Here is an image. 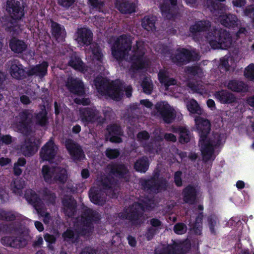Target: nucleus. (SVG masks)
Masks as SVG:
<instances>
[{
    "label": "nucleus",
    "mask_w": 254,
    "mask_h": 254,
    "mask_svg": "<svg viewBox=\"0 0 254 254\" xmlns=\"http://www.w3.org/2000/svg\"><path fill=\"white\" fill-rule=\"evenodd\" d=\"M0 219L6 221L16 220L18 223L21 225L23 223L27 224L31 222V220L26 218L17 213L12 212H6L2 209H0Z\"/></svg>",
    "instance_id": "nucleus-24"
},
{
    "label": "nucleus",
    "mask_w": 254,
    "mask_h": 254,
    "mask_svg": "<svg viewBox=\"0 0 254 254\" xmlns=\"http://www.w3.org/2000/svg\"><path fill=\"white\" fill-rule=\"evenodd\" d=\"M185 72L188 76L195 77V80L197 77L201 78L203 76V72L202 69L198 66L187 67Z\"/></svg>",
    "instance_id": "nucleus-43"
},
{
    "label": "nucleus",
    "mask_w": 254,
    "mask_h": 254,
    "mask_svg": "<svg viewBox=\"0 0 254 254\" xmlns=\"http://www.w3.org/2000/svg\"><path fill=\"white\" fill-rule=\"evenodd\" d=\"M99 219L100 217L98 213L90 209H86L84 215L80 218H78L74 225L76 234L70 229H67L63 235L64 241L75 243L77 237L79 235L88 236L92 232L93 222H96Z\"/></svg>",
    "instance_id": "nucleus-6"
},
{
    "label": "nucleus",
    "mask_w": 254,
    "mask_h": 254,
    "mask_svg": "<svg viewBox=\"0 0 254 254\" xmlns=\"http://www.w3.org/2000/svg\"><path fill=\"white\" fill-rule=\"evenodd\" d=\"M153 139L151 138V142L149 144L146 143L144 144L143 147L144 149L151 153H154L155 152L157 154H161L162 157H164L165 159H167L170 162H174V158L172 159L171 157L169 156L168 154L166 155L163 150L159 149H155L153 148V146L154 145L155 147H157L158 145L160 144L161 141L163 140V137L165 138L167 141H170L172 142H175L177 140L176 137L172 133H166L163 134L161 132V129L159 128L156 129L153 132Z\"/></svg>",
    "instance_id": "nucleus-10"
},
{
    "label": "nucleus",
    "mask_w": 254,
    "mask_h": 254,
    "mask_svg": "<svg viewBox=\"0 0 254 254\" xmlns=\"http://www.w3.org/2000/svg\"><path fill=\"white\" fill-rule=\"evenodd\" d=\"M58 148L54 141L50 139L42 148L40 152V157L43 161L54 162L57 158Z\"/></svg>",
    "instance_id": "nucleus-19"
},
{
    "label": "nucleus",
    "mask_w": 254,
    "mask_h": 254,
    "mask_svg": "<svg viewBox=\"0 0 254 254\" xmlns=\"http://www.w3.org/2000/svg\"><path fill=\"white\" fill-rule=\"evenodd\" d=\"M139 201V202H135L129 209H127L125 214L120 213L119 217L122 219H128L133 224L139 223V220L142 212L154 207L152 205H154V200L147 197Z\"/></svg>",
    "instance_id": "nucleus-9"
},
{
    "label": "nucleus",
    "mask_w": 254,
    "mask_h": 254,
    "mask_svg": "<svg viewBox=\"0 0 254 254\" xmlns=\"http://www.w3.org/2000/svg\"><path fill=\"white\" fill-rule=\"evenodd\" d=\"M45 241L49 243V245H48V248L50 250L53 251V247L52 246V244L54 243L56 241V237L52 235H49L48 234H46L45 235L44 237Z\"/></svg>",
    "instance_id": "nucleus-56"
},
{
    "label": "nucleus",
    "mask_w": 254,
    "mask_h": 254,
    "mask_svg": "<svg viewBox=\"0 0 254 254\" xmlns=\"http://www.w3.org/2000/svg\"><path fill=\"white\" fill-rule=\"evenodd\" d=\"M174 230L176 234L181 235L186 232L187 227L182 223H178L174 226Z\"/></svg>",
    "instance_id": "nucleus-55"
},
{
    "label": "nucleus",
    "mask_w": 254,
    "mask_h": 254,
    "mask_svg": "<svg viewBox=\"0 0 254 254\" xmlns=\"http://www.w3.org/2000/svg\"><path fill=\"white\" fill-rule=\"evenodd\" d=\"M190 30L193 39L199 42V37L205 35L204 39L201 38L200 41L205 40L212 49H226L232 45L230 33L222 29H211L208 21L196 22L190 26Z\"/></svg>",
    "instance_id": "nucleus-4"
},
{
    "label": "nucleus",
    "mask_w": 254,
    "mask_h": 254,
    "mask_svg": "<svg viewBox=\"0 0 254 254\" xmlns=\"http://www.w3.org/2000/svg\"><path fill=\"white\" fill-rule=\"evenodd\" d=\"M202 217V213L200 212L196 218L195 223L191 224L190 226L191 230L197 235L200 234L201 231Z\"/></svg>",
    "instance_id": "nucleus-48"
},
{
    "label": "nucleus",
    "mask_w": 254,
    "mask_h": 254,
    "mask_svg": "<svg viewBox=\"0 0 254 254\" xmlns=\"http://www.w3.org/2000/svg\"><path fill=\"white\" fill-rule=\"evenodd\" d=\"M42 174L45 181L48 183H52L55 181L64 183L67 179L66 170L64 168H50L48 166H44Z\"/></svg>",
    "instance_id": "nucleus-14"
},
{
    "label": "nucleus",
    "mask_w": 254,
    "mask_h": 254,
    "mask_svg": "<svg viewBox=\"0 0 254 254\" xmlns=\"http://www.w3.org/2000/svg\"><path fill=\"white\" fill-rule=\"evenodd\" d=\"M25 185V182L21 179L16 178L10 185L11 190L15 194L20 195L21 190Z\"/></svg>",
    "instance_id": "nucleus-45"
},
{
    "label": "nucleus",
    "mask_w": 254,
    "mask_h": 254,
    "mask_svg": "<svg viewBox=\"0 0 254 254\" xmlns=\"http://www.w3.org/2000/svg\"><path fill=\"white\" fill-rule=\"evenodd\" d=\"M172 131L180 134V141L181 143L188 142L190 140V133L188 129L186 127H173Z\"/></svg>",
    "instance_id": "nucleus-38"
},
{
    "label": "nucleus",
    "mask_w": 254,
    "mask_h": 254,
    "mask_svg": "<svg viewBox=\"0 0 254 254\" xmlns=\"http://www.w3.org/2000/svg\"><path fill=\"white\" fill-rule=\"evenodd\" d=\"M174 63L184 64L190 61L199 60V55L194 51H190L185 49H179L175 57H171Z\"/></svg>",
    "instance_id": "nucleus-18"
},
{
    "label": "nucleus",
    "mask_w": 254,
    "mask_h": 254,
    "mask_svg": "<svg viewBox=\"0 0 254 254\" xmlns=\"http://www.w3.org/2000/svg\"><path fill=\"white\" fill-rule=\"evenodd\" d=\"M6 10L9 13L12 21L4 24L6 28L12 31H17L18 27L15 25L17 20L21 18L24 15L23 9L20 6V1L16 0H8Z\"/></svg>",
    "instance_id": "nucleus-12"
},
{
    "label": "nucleus",
    "mask_w": 254,
    "mask_h": 254,
    "mask_svg": "<svg viewBox=\"0 0 254 254\" xmlns=\"http://www.w3.org/2000/svg\"><path fill=\"white\" fill-rule=\"evenodd\" d=\"M198 191L197 186H188L183 191L184 200L186 203H193Z\"/></svg>",
    "instance_id": "nucleus-30"
},
{
    "label": "nucleus",
    "mask_w": 254,
    "mask_h": 254,
    "mask_svg": "<svg viewBox=\"0 0 254 254\" xmlns=\"http://www.w3.org/2000/svg\"><path fill=\"white\" fill-rule=\"evenodd\" d=\"M88 2L92 10L95 9L96 10H98L99 11H101L104 4L103 2L99 0H88Z\"/></svg>",
    "instance_id": "nucleus-53"
},
{
    "label": "nucleus",
    "mask_w": 254,
    "mask_h": 254,
    "mask_svg": "<svg viewBox=\"0 0 254 254\" xmlns=\"http://www.w3.org/2000/svg\"><path fill=\"white\" fill-rule=\"evenodd\" d=\"M64 210L69 217H72L75 210L76 202L70 196L64 198L63 200Z\"/></svg>",
    "instance_id": "nucleus-31"
},
{
    "label": "nucleus",
    "mask_w": 254,
    "mask_h": 254,
    "mask_svg": "<svg viewBox=\"0 0 254 254\" xmlns=\"http://www.w3.org/2000/svg\"><path fill=\"white\" fill-rule=\"evenodd\" d=\"M140 183L143 188L144 190L149 193H157L165 189L166 186V181L160 183L156 182L154 179L150 180L141 179Z\"/></svg>",
    "instance_id": "nucleus-22"
},
{
    "label": "nucleus",
    "mask_w": 254,
    "mask_h": 254,
    "mask_svg": "<svg viewBox=\"0 0 254 254\" xmlns=\"http://www.w3.org/2000/svg\"><path fill=\"white\" fill-rule=\"evenodd\" d=\"M148 134L146 131H145L140 132L137 134V138L138 140L141 142H143V141H146L148 139Z\"/></svg>",
    "instance_id": "nucleus-61"
},
{
    "label": "nucleus",
    "mask_w": 254,
    "mask_h": 254,
    "mask_svg": "<svg viewBox=\"0 0 254 254\" xmlns=\"http://www.w3.org/2000/svg\"><path fill=\"white\" fill-rule=\"evenodd\" d=\"M9 72L11 75L15 78L20 79L22 78L25 74V71L21 64L18 62H12L10 64Z\"/></svg>",
    "instance_id": "nucleus-33"
},
{
    "label": "nucleus",
    "mask_w": 254,
    "mask_h": 254,
    "mask_svg": "<svg viewBox=\"0 0 254 254\" xmlns=\"http://www.w3.org/2000/svg\"><path fill=\"white\" fill-rule=\"evenodd\" d=\"M24 196L27 201L33 206L39 217L43 218L44 222L45 224L49 223L51 220V216L45 211L43 202L38 198L34 191L31 190H27Z\"/></svg>",
    "instance_id": "nucleus-15"
},
{
    "label": "nucleus",
    "mask_w": 254,
    "mask_h": 254,
    "mask_svg": "<svg viewBox=\"0 0 254 254\" xmlns=\"http://www.w3.org/2000/svg\"><path fill=\"white\" fill-rule=\"evenodd\" d=\"M152 227L148 229L146 234V236L148 240H150L153 237L156 231L159 228L161 225V222L156 219H152L150 221Z\"/></svg>",
    "instance_id": "nucleus-44"
},
{
    "label": "nucleus",
    "mask_w": 254,
    "mask_h": 254,
    "mask_svg": "<svg viewBox=\"0 0 254 254\" xmlns=\"http://www.w3.org/2000/svg\"><path fill=\"white\" fill-rule=\"evenodd\" d=\"M229 89L234 92H245L248 90V86L243 82L237 80H231L227 85H225Z\"/></svg>",
    "instance_id": "nucleus-39"
},
{
    "label": "nucleus",
    "mask_w": 254,
    "mask_h": 254,
    "mask_svg": "<svg viewBox=\"0 0 254 254\" xmlns=\"http://www.w3.org/2000/svg\"><path fill=\"white\" fill-rule=\"evenodd\" d=\"M66 86L68 90L72 94L77 95L78 97L74 99V102L77 104L87 105L90 103L88 98H82V96L85 93L83 83L78 78L69 77L66 83Z\"/></svg>",
    "instance_id": "nucleus-13"
},
{
    "label": "nucleus",
    "mask_w": 254,
    "mask_h": 254,
    "mask_svg": "<svg viewBox=\"0 0 254 254\" xmlns=\"http://www.w3.org/2000/svg\"><path fill=\"white\" fill-rule=\"evenodd\" d=\"M1 243L7 247L14 248H20L26 244L24 240L21 241L17 238L9 236H4L0 240Z\"/></svg>",
    "instance_id": "nucleus-35"
},
{
    "label": "nucleus",
    "mask_w": 254,
    "mask_h": 254,
    "mask_svg": "<svg viewBox=\"0 0 254 254\" xmlns=\"http://www.w3.org/2000/svg\"><path fill=\"white\" fill-rule=\"evenodd\" d=\"M225 0H208L207 3L208 7L210 9V11L215 14L217 13L219 14L221 4L219 3V1H223Z\"/></svg>",
    "instance_id": "nucleus-49"
},
{
    "label": "nucleus",
    "mask_w": 254,
    "mask_h": 254,
    "mask_svg": "<svg viewBox=\"0 0 254 254\" xmlns=\"http://www.w3.org/2000/svg\"><path fill=\"white\" fill-rule=\"evenodd\" d=\"M75 0H58L59 4L62 6L68 8L75 2Z\"/></svg>",
    "instance_id": "nucleus-60"
},
{
    "label": "nucleus",
    "mask_w": 254,
    "mask_h": 254,
    "mask_svg": "<svg viewBox=\"0 0 254 254\" xmlns=\"http://www.w3.org/2000/svg\"><path fill=\"white\" fill-rule=\"evenodd\" d=\"M194 121L199 134V146L203 160L205 162H211L218 153L217 149L221 148L225 143L226 134L217 131L208 135L210 130L209 121L198 116L195 118Z\"/></svg>",
    "instance_id": "nucleus-3"
},
{
    "label": "nucleus",
    "mask_w": 254,
    "mask_h": 254,
    "mask_svg": "<svg viewBox=\"0 0 254 254\" xmlns=\"http://www.w3.org/2000/svg\"><path fill=\"white\" fill-rule=\"evenodd\" d=\"M190 244L187 241L173 242L172 245H161L155 250L156 254H183L189 250Z\"/></svg>",
    "instance_id": "nucleus-16"
},
{
    "label": "nucleus",
    "mask_w": 254,
    "mask_h": 254,
    "mask_svg": "<svg viewBox=\"0 0 254 254\" xmlns=\"http://www.w3.org/2000/svg\"><path fill=\"white\" fill-rule=\"evenodd\" d=\"M188 111L191 114L200 115L203 114V110L200 107L196 100L192 99L189 101L184 99Z\"/></svg>",
    "instance_id": "nucleus-40"
},
{
    "label": "nucleus",
    "mask_w": 254,
    "mask_h": 254,
    "mask_svg": "<svg viewBox=\"0 0 254 254\" xmlns=\"http://www.w3.org/2000/svg\"><path fill=\"white\" fill-rule=\"evenodd\" d=\"M244 15L252 19L254 27V5L249 6L244 11ZM254 33V27L251 30L250 33Z\"/></svg>",
    "instance_id": "nucleus-54"
},
{
    "label": "nucleus",
    "mask_w": 254,
    "mask_h": 254,
    "mask_svg": "<svg viewBox=\"0 0 254 254\" xmlns=\"http://www.w3.org/2000/svg\"><path fill=\"white\" fill-rule=\"evenodd\" d=\"M41 110L34 117L29 110L22 111L14 119L15 123L11 124V127L16 131L28 135L30 130L29 123L32 120L37 125L45 127L47 124V113L44 106L42 107Z\"/></svg>",
    "instance_id": "nucleus-7"
},
{
    "label": "nucleus",
    "mask_w": 254,
    "mask_h": 254,
    "mask_svg": "<svg viewBox=\"0 0 254 254\" xmlns=\"http://www.w3.org/2000/svg\"><path fill=\"white\" fill-rule=\"evenodd\" d=\"M219 20L223 25L228 27L238 26L240 23V21L238 20L236 16L232 14L221 15L219 17Z\"/></svg>",
    "instance_id": "nucleus-32"
},
{
    "label": "nucleus",
    "mask_w": 254,
    "mask_h": 254,
    "mask_svg": "<svg viewBox=\"0 0 254 254\" xmlns=\"http://www.w3.org/2000/svg\"><path fill=\"white\" fill-rule=\"evenodd\" d=\"M33 140V138H30V142H26L25 144L20 148L21 153L25 156L32 155L38 150V141L32 142Z\"/></svg>",
    "instance_id": "nucleus-36"
},
{
    "label": "nucleus",
    "mask_w": 254,
    "mask_h": 254,
    "mask_svg": "<svg viewBox=\"0 0 254 254\" xmlns=\"http://www.w3.org/2000/svg\"><path fill=\"white\" fill-rule=\"evenodd\" d=\"M80 119L85 125L93 123L99 118V112L95 107L83 108L79 110Z\"/></svg>",
    "instance_id": "nucleus-20"
},
{
    "label": "nucleus",
    "mask_w": 254,
    "mask_h": 254,
    "mask_svg": "<svg viewBox=\"0 0 254 254\" xmlns=\"http://www.w3.org/2000/svg\"><path fill=\"white\" fill-rule=\"evenodd\" d=\"M149 167V162L147 158H142L137 160L134 164V168L140 172H145Z\"/></svg>",
    "instance_id": "nucleus-46"
},
{
    "label": "nucleus",
    "mask_w": 254,
    "mask_h": 254,
    "mask_svg": "<svg viewBox=\"0 0 254 254\" xmlns=\"http://www.w3.org/2000/svg\"><path fill=\"white\" fill-rule=\"evenodd\" d=\"M158 79L160 83L165 87L166 91L169 90V87L171 85H176L175 89L176 92L175 91H172L171 95L175 96L176 98H182V93L180 92L183 89L178 85H176V81L172 78L170 77V72L167 69L161 70L158 73Z\"/></svg>",
    "instance_id": "nucleus-17"
},
{
    "label": "nucleus",
    "mask_w": 254,
    "mask_h": 254,
    "mask_svg": "<svg viewBox=\"0 0 254 254\" xmlns=\"http://www.w3.org/2000/svg\"><path fill=\"white\" fill-rule=\"evenodd\" d=\"M48 66V63L43 62L39 64L30 66L26 72L28 75H35L41 78L47 74Z\"/></svg>",
    "instance_id": "nucleus-25"
},
{
    "label": "nucleus",
    "mask_w": 254,
    "mask_h": 254,
    "mask_svg": "<svg viewBox=\"0 0 254 254\" xmlns=\"http://www.w3.org/2000/svg\"><path fill=\"white\" fill-rule=\"evenodd\" d=\"M75 41L79 46H89L85 50L86 59L90 67L86 66L76 54L72 53L68 62L69 66L75 70L80 71L86 78L95 76L97 72L102 73L104 70L103 63V54L98 45L91 43L92 33L86 27L78 28L74 35Z\"/></svg>",
    "instance_id": "nucleus-1"
},
{
    "label": "nucleus",
    "mask_w": 254,
    "mask_h": 254,
    "mask_svg": "<svg viewBox=\"0 0 254 254\" xmlns=\"http://www.w3.org/2000/svg\"><path fill=\"white\" fill-rule=\"evenodd\" d=\"M52 32L53 35L58 42L62 41L65 37L66 32L63 26L56 22H52Z\"/></svg>",
    "instance_id": "nucleus-37"
},
{
    "label": "nucleus",
    "mask_w": 254,
    "mask_h": 254,
    "mask_svg": "<svg viewBox=\"0 0 254 254\" xmlns=\"http://www.w3.org/2000/svg\"><path fill=\"white\" fill-rule=\"evenodd\" d=\"M182 173L181 172H177L175 174V182L177 186L182 185V180L181 178Z\"/></svg>",
    "instance_id": "nucleus-63"
},
{
    "label": "nucleus",
    "mask_w": 254,
    "mask_h": 254,
    "mask_svg": "<svg viewBox=\"0 0 254 254\" xmlns=\"http://www.w3.org/2000/svg\"><path fill=\"white\" fill-rule=\"evenodd\" d=\"M9 47L13 52L20 53L26 49V45L23 41L14 38L10 41Z\"/></svg>",
    "instance_id": "nucleus-41"
},
{
    "label": "nucleus",
    "mask_w": 254,
    "mask_h": 254,
    "mask_svg": "<svg viewBox=\"0 0 254 254\" xmlns=\"http://www.w3.org/2000/svg\"><path fill=\"white\" fill-rule=\"evenodd\" d=\"M115 43L112 46V54L121 66H130V71L137 72L139 69L146 68L149 64L148 59L144 56L145 43L136 42L135 47L131 48V38L127 35L114 38Z\"/></svg>",
    "instance_id": "nucleus-2"
},
{
    "label": "nucleus",
    "mask_w": 254,
    "mask_h": 254,
    "mask_svg": "<svg viewBox=\"0 0 254 254\" xmlns=\"http://www.w3.org/2000/svg\"><path fill=\"white\" fill-rule=\"evenodd\" d=\"M177 0H164L159 5L162 15L168 19L173 18L177 11Z\"/></svg>",
    "instance_id": "nucleus-23"
},
{
    "label": "nucleus",
    "mask_w": 254,
    "mask_h": 254,
    "mask_svg": "<svg viewBox=\"0 0 254 254\" xmlns=\"http://www.w3.org/2000/svg\"><path fill=\"white\" fill-rule=\"evenodd\" d=\"M106 154L108 158L113 159L119 156V152L117 149H108Z\"/></svg>",
    "instance_id": "nucleus-59"
},
{
    "label": "nucleus",
    "mask_w": 254,
    "mask_h": 254,
    "mask_svg": "<svg viewBox=\"0 0 254 254\" xmlns=\"http://www.w3.org/2000/svg\"><path fill=\"white\" fill-rule=\"evenodd\" d=\"M65 146L69 153L74 159H81L84 157L80 147L75 144L72 140H66Z\"/></svg>",
    "instance_id": "nucleus-26"
},
{
    "label": "nucleus",
    "mask_w": 254,
    "mask_h": 254,
    "mask_svg": "<svg viewBox=\"0 0 254 254\" xmlns=\"http://www.w3.org/2000/svg\"><path fill=\"white\" fill-rule=\"evenodd\" d=\"M115 5L123 13H130L135 11V4L127 0H116Z\"/></svg>",
    "instance_id": "nucleus-29"
},
{
    "label": "nucleus",
    "mask_w": 254,
    "mask_h": 254,
    "mask_svg": "<svg viewBox=\"0 0 254 254\" xmlns=\"http://www.w3.org/2000/svg\"><path fill=\"white\" fill-rule=\"evenodd\" d=\"M109 135L108 138L112 142L119 143L122 141L120 136L122 135V131L119 126L117 125H113L109 126L107 128Z\"/></svg>",
    "instance_id": "nucleus-34"
},
{
    "label": "nucleus",
    "mask_w": 254,
    "mask_h": 254,
    "mask_svg": "<svg viewBox=\"0 0 254 254\" xmlns=\"http://www.w3.org/2000/svg\"><path fill=\"white\" fill-rule=\"evenodd\" d=\"M33 22H34V25H35V26H36V25L38 24V22L37 21H34ZM29 29L31 31V32L33 34V37H36L37 36L39 37V35H40V34L41 33V31L40 30L39 28H37L36 26H35L34 27L32 25V24H31V22H30V24Z\"/></svg>",
    "instance_id": "nucleus-57"
},
{
    "label": "nucleus",
    "mask_w": 254,
    "mask_h": 254,
    "mask_svg": "<svg viewBox=\"0 0 254 254\" xmlns=\"http://www.w3.org/2000/svg\"><path fill=\"white\" fill-rule=\"evenodd\" d=\"M108 170H110V176H114L119 178H124L126 181H127V177L128 171L125 166L123 165H109Z\"/></svg>",
    "instance_id": "nucleus-27"
},
{
    "label": "nucleus",
    "mask_w": 254,
    "mask_h": 254,
    "mask_svg": "<svg viewBox=\"0 0 254 254\" xmlns=\"http://www.w3.org/2000/svg\"><path fill=\"white\" fill-rule=\"evenodd\" d=\"M209 228L212 233H214V226L217 224V218L214 216H210L208 218Z\"/></svg>",
    "instance_id": "nucleus-58"
},
{
    "label": "nucleus",
    "mask_w": 254,
    "mask_h": 254,
    "mask_svg": "<svg viewBox=\"0 0 254 254\" xmlns=\"http://www.w3.org/2000/svg\"><path fill=\"white\" fill-rule=\"evenodd\" d=\"M235 65V61L233 57L225 56L220 60V68H224L225 70H230Z\"/></svg>",
    "instance_id": "nucleus-42"
},
{
    "label": "nucleus",
    "mask_w": 254,
    "mask_h": 254,
    "mask_svg": "<svg viewBox=\"0 0 254 254\" xmlns=\"http://www.w3.org/2000/svg\"><path fill=\"white\" fill-rule=\"evenodd\" d=\"M26 163L25 159L23 158H20L18 162L14 164L13 170L15 175L18 176L21 174L22 171L19 168L20 166H23Z\"/></svg>",
    "instance_id": "nucleus-52"
},
{
    "label": "nucleus",
    "mask_w": 254,
    "mask_h": 254,
    "mask_svg": "<svg viewBox=\"0 0 254 254\" xmlns=\"http://www.w3.org/2000/svg\"><path fill=\"white\" fill-rule=\"evenodd\" d=\"M155 17L145 16L142 19V26L147 31H153L155 27Z\"/></svg>",
    "instance_id": "nucleus-47"
},
{
    "label": "nucleus",
    "mask_w": 254,
    "mask_h": 254,
    "mask_svg": "<svg viewBox=\"0 0 254 254\" xmlns=\"http://www.w3.org/2000/svg\"><path fill=\"white\" fill-rule=\"evenodd\" d=\"M141 85L143 92L146 94H150L152 89V84L149 78L146 77L142 81Z\"/></svg>",
    "instance_id": "nucleus-50"
},
{
    "label": "nucleus",
    "mask_w": 254,
    "mask_h": 254,
    "mask_svg": "<svg viewBox=\"0 0 254 254\" xmlns=\"http://www.w3.org/2000/svg\"><path fill=\"white\" fill-rule=\"evenodd\" d=\"M214 96L222 104H230L236 100V97L233 94L224 90L216 92Z\"/></svg>",
    "instance_id": "nucleus-28"
},
{
    "label": "nucleus",
    "mask_w": 254,
    "mask_h": 254,
    "mask_svg": "<svg viewBox=\"0 0 254 254\" xmlns=\"http://www.w3.org/2000/svg\"><path fill=\"white\" fill-rule=\"evenodd\" d=\"M188 86L193 93H197L202 96H210L212 92L210 84L202 83L201 80L195 82L190 81L188 83Z\"/></svg>",
    "instance_id": "nucleus-21"
},
{
    "label": "nucleus",
    "mask_w": 254,
    "mask_h": 254,
    "mask_svg": "<svg viewBox=\"0 0 254 254\" xmlns=\"http://www.w3.org/2000/svg\"><path fill=\"white\" fill-rule=\"evenodd\" d=\"M244 76L248 79L254 82V64H251L246 67Z\"/></svg>",
    "instance_id": "nucleus-51"
},
{
    "label": "nucleus",
    "mask_w": 254,
    "mask_h": 254,
    "mask_svg": "<svg viewBox=\"0 0 254 254\" xmlns=\"http://www.w3.org/2000/svg\"><path fill=\"white\" fill-rule=\"evenodd\" d=\"M91 84L93 87H95L99 95L110 97L115 100L121 99L124 92L127 97L131 95V87L126 86L119 80L110 82L106 78L100 76L97 77Z\"/></svg>",
    "instance_id": "nucleus-5"
},
{
    "label": "nucleus",
    "mask_w": 254,
    "mask_h": 254,
    "mask_svg": "<svg viewBox=\"0 0 254 254\" xmlns=\"http://www.w3.org/2000/svg\"><path fill=\"white\" fill-rule=\"evenodd\" d=\"M155 109L156 113H153L154 116L162 119L166 123L172 122L177 116L178 118L182 116L178 110L170 106L165 101L157 103L155 105Z\"/></svg>",
    "instance_id": "nucleus-11"
},
{
    "label": "nucleus",
    "mask_w": 254,
    "mask_h": 254,
    "mask_svg": "<svg viewBox=\"0 0 254 254\" xmlns=\"http://www.w3.org/2000/svg\"><path fill=\"white\" fill-rule=\"evenodd\" d=\"M12 142V138L10 136L6 135L3 136H0V144L3 143L6 144H9Z\"/></svg>",
    "instance_id": "nucleus-62"
},
{
    "label": "nucleus",
    "mask_w": 254,
    "mask_h": 254,
    "mask_svg": "<svg viewBox=\"0 0 254 254\" xmlns=\"http://www.w3.org/2000/svg\"><path fill=\"white\" fill-rule=\"evenodd\" d=\"M98 182L100 183V189L99 190L95 187L92 188L89 192V196L92 202L95 204L102 205L105 200L101 196V189L106 192L107 195L111 197L116 196V193L118 192V187L116 182L109 180L107 178H98Z\"/></svg>",
    "instance_id": "nucleus-8"
},
{
    "label": "nucleus",
    "mask_w": 254,
    "mask_h": 254,
    "mask_svg": "<svg viewBox=\"0 0 254 254\" xmlns=\"http://www.w3.org/2000/svg\"><path fill=\"white\" fill-rule=\"evenodd\" d=\"M44 194L46 198L48 197L49 201L53 202V200H54L55 198V195L54 193H51L49 191L46 190L44 191Z\"/></svg>",
    "instance_id": "nucleus-64"
}]
</instances>
